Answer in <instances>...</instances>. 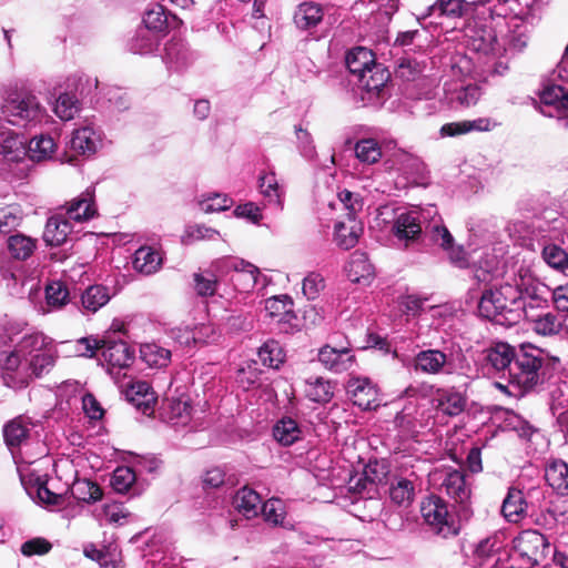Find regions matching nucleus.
<instances>
[{"instance_id": "1", "label": "nucleus", "mask_w": 568, "mask_h": 568, "mask_svg": "<svg viewBox=\"0 0 568 568\" xmlns=\"http://www.w3.org/2000/svg\"><path fill=\"white\" fill-rule=\"evenodd\" d=\"M0 337L3 344H13L11 351L0 352V378L7 387L26 388L53 368L58 357L53 339L27 329L26 322L7 320Z\"/></svg>"}, {"instance_id": "2", "label": "nucleus", "mask_w": 568, "mask_h": 568, "mask_svg": "<svg viewBox=\"0 0 568 568\" xmlns=\"http://www.w3.org/2000/svg\"><path fill=\"white\" fill-rule=\"evenodd\" d=\"M0 116V155L6 162H20L26 156L27 140L7 124L34 128L47 122L45 109L38 98L23 90H9L3 97Z\"/></svg>"}, {"instance_id": "3", "label": "nucleus", "mask_w": 568, "mask_h": 568, "mask_svg": "<svg viewBox=\"0 0 568 568\" xmlns=\"http://www.w3.org/2000/svg\"><path fill=\"white\" fill-rule=\"evenodd\" d=\"M560 367V359L532 344H521L509 368L508 385L496 386L510 395L521 397L541 388Z\"/></svg>"}, {"instance_id": "4", "label": "nucleus", "mask_w": 568, "mask_h": 568, "mask_svg": "<svg viewBox=\"0 0 568 568\" xmlns=\"http://www.w3.org/2000/svg\"><path fill=\"white\" fill-rule=\"evenodd\" d=\"M505 221L497 215H486L469 224V239L474 248V278L489 283L497 276L500 260L507 252L504 243Z\"/></svg>"}, {"instance_id": "5", "label": "nucleus", "mask_w": 568, "mask_h": 568, "mask_svg": "<svg viewBox=\"0 0 568 568\" xmlns=\"http://www.w3.org/2000/svg\"><path fill=\"white\" fill-rule=\"evenodd\" d=\"M442 222L434 204L399 206L394 210L390 234L398 248L420 250L430 245Z\"/></svg>"}, {"instance_id": "6", "label": "nucleus", "mask_w": 568, "mask_h": 568, "mask_svg": "<svg viewBox=\"0 0 568 568\" xmlns=\"http://www.w3.org/2000/svg\"><path fill=\"white\" fill-rule=\"evenodd\" d=\"M415 372L426 375H455L464 377V386L478 376L477 368L471 365L463 348L457 346L422 349L412 361Z\"/></svg>"}, {"instance_id": "7", "label": "nucleus", "mask_w": 568, "mask_h": 568, "mask_svg": "<svg viewBox=\"0 0 568 568\" xmlns=\"http://www.w3.org/2000/svg\"><path fill=\"white\" fill-rule=\"evenodd\" d=\"M490 283H483L485 288L478 301V314L483 318L498 325L510 326L519 322L516 313L518 288L517 285L504 283L498 286H490Z\"/></svg>"}, {"instance_id": "8", "label": "nucleus", "mask_w": 568, "mask_h": 568, "mask_svg": "<svg viewBox=\"0 0 568 568\" xmlns=\"http://www.w3.org/2000/svg\"><path fill=\"white\" fill-rule=\"evenodd\" d=\"M503 20L490 18L489 14L478 13L473 16V21H469L465 28V37L467 39V47L478 53L483 54H500L501 44L498 39L496 27Z\"/></svg>"}, {"instance_id": "9", "label": "nucleus", "mask_w": 568, "mask_h": 568, "mask_svg": "<svg viewBox=\"0 0 568 568\" xmlns=\"http://www.w3.org/2000/svg\"><path fill=\"white\" fill-rule=\"evenodd\" d=\"M216 276H229L234 288L241 293L251 292L258 281L257 266L240 257L225 256L212 263Z\"/></svg>"}, {"instance_id": "10", "label": "nucleus", "mask_w": 568, "mask_h": 568, "mask_svg": "<svg viewBox=\"0 0 568 568\" xmlns=\"http://www.w3.org/2000/svg\"><path fill=\"white\" fill-rule=\"evenodd\" d=\"M544 491L540 487H531L526 491L510 487L501 505L504 517L510 523H518L524 516L535 515L541 507Z\"/></svg>"}, {"instance_id": "11", "label": "nucleus", "mask_w": 568, "mask_h": 568, "mask_svg": "<svg viewBox=\"0 0 568 568\" xmlns=\"http://www.w3.org/2000/svg\"><path fill=\"white\" fill-rule=\"evenodd\" d=\"M429 483L439 493L465 507L471 496L470 485L464 471L450 467L435 468L429 473Z\"/></svg>"}, {"instance_id": "12", "label": "nucleus", "mask_w": 568, "mask_h": 568, "mask_svg": "<svg viewBox=\"0 0 568 568\" xmlns=\"http://www.w3.org/2000/svg\"><path fill=\"white\" fill-rule=\"evenodd\" d=\"M517 288L519 296L516 298V313H518L519 320L523 316L525 318L532 317L538 311L548 308L551 302V288L545 283L534 278H523Z\"/></svg>"}, {"instance_id": "13", "label": "nucleus", "mask_w": 568, "mask_h": 568, "mask_svg": "<svg viewBox=\"0 0 568 568\" xmlns=\"http://www.w3.org/2000/svg\"><path fill=\"white\" fill-rule=\"evenodd\" d=\"M420 514L424 521L435 534L444 538L458 534V528L448 510V505L439 496L430 495L425 498L420 505Z\"/></svg>"}, {"instance_id": "14", "label": "nucleus", "mask_w": 568, "mask_h": 568, "mask_svg": "<svg viewBox=\"0 0 568 568\" xmlns=\"http://www.w3.org/2000/svg\"><path fill=\"white\" fill-rule=\"evenodd\" d=\"M28 285L29 295L39 288V282L36 278L23 280L18 273L17 263L10 258L6 251H0V287H3L11 296L23 297Z\"/></svg>"}, {"instance_id": "15", "label": "nucleus", "mask_w": 568, "mask_h": 568, "mask_svg": "<svg viewBox=\"0 0 568 568\" xmlns=\"http://www.w3.org/2000/svg\"><path fill=\"white\" fill-rule=\"evenodd\" d=\"M516 549L531 566L542 564L552 551L548 538L538 530L523 531L516 539Z\"/></svg>"}, {"instance_id": "16", "label": "nucleus", "mask_w": 568, "mask_h": 568, "mask_svg": "<svg viewBox=\"0 0 568 568\" xmlns=\"http://www.w3.org/2000/svg\"><path fill=\"white\" fill-rule=\"evenodd\" d=\"M100 362L106 366L109 374H120L134 361V351L124 341L105 339L100 346Z\"/></svg>"}, {"instance_id": "17", "label": "nucleus", "mask_w": 568, "mask_h": 568, "mask_svg": "<svg viewBox=\"0 0 568 568\" xmlns=\"http://www.w3.org/2000/svg\"><path fill=\"white\" fill-rule=\"evenodd\" d=\"M488 0H436L427 8L423 19L430 16L445 17L448 19H459L473 17L481 13V8L486 7Z\"/></svg>"}, {"instance_id": "18", "label": "nucleus", "mask_w": 568, "mask_h": 568, "mask_svg": "<svg viewBox=\"0 0 568 568\" xmlns=\"http://www.w3.org/2000/svg\"><path fill=\"white\" fill-rule=\"evenodd\" d=\"M419 484V476L413 469L394 474L390 478L388 489L392 503L399 507H409L415 500Z\"/></svg>"}, {"instance_id": "19", "label": "nucleus", "mask_w": 568, "mask_h": 568, "mask_svg": "<svg viewBox=\"0 0 568 568\" xmlns=\"http://www.w3.org/2000/svg\"><path fill=\"white\" fill-rule=\"evenodd\" d=\"M104 133L93 124H85L72 131L69 148L85 158L94 155L103 146Z\"/></svg>"}, {"instance_id": "20", "label": "nucleus", "mask_w": 568, "mask_h": 568, "mask_svg": "<svg viewBox=\"0 0 568 568\" xmlns=\"http://www.w3.org/2000/svg\"><path fill=\"white\" fill-rule=\"evenodd\" d=\"M430 244L439 246L443 251L446 252L449 262L458 267V268H467L470 267L474 270L473 265V255L474 251L468 254L463 245H456L454 236L445 226L444 222H442L438 232H436L434 239Z\"/></svg>"}, {"instance_id": "21", "label": "nucleus", "mask_w": 568, "mask_h": 568, "mask_svg": "<svg viewBox=\"0 0 568 568\" xmlns=\"http://www.w3.org/2000/svg\"><path fill=\"white\" fill-rule=\"evenodd\" d=\"M195 59L196 54L182 39L172 38L164 45L162 60L171 72H184L194 63Z\"/></svg>"}, {"instance_id": "22", "label": "nucleus", "mask_w": 568, "mask_h": 568, "mask_svg": "<svg viewBox=\"0 0 568 568\" xmlns=\"http://www.w3.org/2000/svg\"><path fill=\"white\" fill-rule=\"evenodd\" d=\"M507 32L501 37V52L516 54L521 52L528 44L530 27L518 16H513L506 22Z\"/></svg>"}, {"instance_id": "23", "label": "nucleus", "mask_w": 568, "mask_h": 568, "mask_svg": "<svg viewBox=\"0 0 568 568\" xmlns=\"http://www.w3.org/2000/svg\"><path fill=\"white\" fill-rule=\"evenodd\" d=\"M20 479L26 493L32 500L48 506L60 504L62 496L49 489L47 475L42 476L34 473L21 474Z\"/></svg>"}, {"instance_id": "24", "label": "nucleus", "mask_w": 568, "mask_h": 568, "mask_svg": "<svg viewBox=\"0 0 568 568\" xmlns=\"http://www.w3.org/2000/svg\"><path fill=\"white\" fill-rule=\"evenodd\" d=\"M142 23V27L164 36L170 29L179 28L182 20L168 12L164 6L153 3L144 11Z\"/></svg>"}, {"instance_id": "25", "label": "nucleus", "mask_w": 568, "mask_h": 568, "mask_svg": "<svg viewBox=\"0 0 568 568\" xmlns=\"http://www.w3.org/2000/svg\"><path fill=\"white\" fill-rule=\"evenodd\" d=\"M346 392L353 403L363 409H373L377 406V389L367 377L349 378Z\"/></svg>"}, {"instance_id": "26", "label": "nucleus", "mask_w": 568, "mask_h": 568, "mask_svg": "<svg viewBox=\"0 0 568 568\" xmlns=\"http://www.w3.org/2000/svg\"><path fill=\"white\" fill-rule=\"evenodd\" d=\"M499 123L488 116H481L473 120H463L444 124L440 130V136H458L470 132H489L497 128Z\"/></svg>"}, {"instance_id": "27", "label": "nucleus", "mask_w": 568, "mask_h": 568, "mask_svg": "<svg viewBox=\"0 0 568 568\" xmlns=\"http://www.w3.org/2000/svg\"><path fill=\"white\" fill-rule=\"evenodd\" d=\"M517 348L511 345L499 342L485 351V362L497 373H501L503 377L509 376V368L513 366Z\"/></svg>"}, {"instance_id": "28", "label": "nucleus", "mask_w": 568, "mask_h": 568, "mask_svg": "<svg viewBox=\"0 0 568 568\" xmlns=\"http://www.w3.org/2000/svg\"><path fill=\"white\" fill-rule=\"evenodd\" d=\"M435 408L447 416L454 417L464 412L466 396L455 387L438 388L433 399Z\"/></svg>"}, {"instance_id": "29", "label": "nucleus", "mask_w": 568, "mask_h": 568, "mask_svg": "<svg viewBox=\"0 0 568 568\" xmlns=\"http://www.w3.org/2000/svg\"><path fill=\"white\" fill-rule=\"evenodd\" d=\"M323 18L324 10L320 3L302 2L294 11L293 22L298 30L312 34L323 21Z\"/></svg>"}, {"instance_id": "30", "label": "nucleus", "mask_w": 568, "mask_h": 568, "mask_svg": "<svg viewBox=\"0 0 568 568\" xmlns=\"http://www.w3.org/2000/svg\"><path fill=\"white\" fill-rule=\"evenodd\" d=\"M363 233V224L356 217L337 221L334 225L333 241L342 250L353 248Z\"/></svg>"}, {"instance_id": "31", "label": "nucleus", "mask_w": 568, "mask_h": 568, "mask_svg": "<svg viewBox=\"0 0 568 568\" xmlns=\"http://www.w3.org/2000/svg\"><path fill=\"white\" fill-rule=\"evenodd\" d=\"M318 361L334 373H343L349 369L355 357L348 348H334L328 345L323 346L318 352Z\"/></svg>"}, {"instance_id": "32", "label": "nucleus", "mask_w": 568, "mask_h": 568, "mask_svg": "<svg viewBox=\"0 0 568 568\" xmlns=\"http://www.w3.org/2000/svg\"><path fill=\"white\" fill-rule=\"evenodd\" d=\"M71 233V220L63 214H54L47 221L43 240L50 246H60L68 241Z\"/></svg>"}, {"instance_id": "33", "label": "nucleus", "mask_w": 568, "mask_h": 568, "mask_svg": "<svg viewBox=\"0 0 568 568\" xmlns=\"http://www.w3.org/2000/svg\"><path fill=\"white\" fill-rule=\"evenodd\" d=\"M31 428L32 423L23 416H19L4 425V442L12 454H14L16 448L27 444Z\"/></svg>"}, {"instance_id": "34", "label": "nucleus", "mask_w": 568, "mask_h": 568, "mask_svg": "<svg viewBox=\"0 0 568 568\" xmlns=\"http://www.w3.org/2000/svg\"><path fill=\"white\" fill-rule=\"evenodd\" d=\"M345 63L351 75L357 81L364 78L375 64V55L372 50L364 47H356L347 52Z\"/></svg>"}, {"instance_id": "35", "label": "nucleus", "mask_w": 568, "mask_h": 568, "mask_svg": "<svg viewBox=\"0 0 568 568\" xmlns=\"http://www.w3.org/2000/svg\"><path fill=\"white\" fill-rule=\"evenodd\" d=\"M162 37L148 28L139 27L129 41V50L140 55L153 54L158 51Z\"/></svg>"}, {"instance_id": "36", "label": "nucleus", "mask_w": 568, "mask_h": 568, "mask_svg": "<svg viewBox=\"0 0 568 568\" xmlns=\"http://www.w3.org/2000/svg\"><path fill=\"white\" fill-rule=\"evenodd\" d=\"M93 197L94 192L90 189L85 190L71 201L65 216L74 222H84L92 219L97 214Z\"/></svg>"}, {"instance_id": "37", "label": "nucleus", "mask_w": 568, "mask_h": 568, "mask_svg": "<svg viewBox=\"0 0 568 568\" xmlns=\"http://www.w3.org/2000/svg\"><path fill=\"white\" fill-rule=\"evenodd\" d=\"M37 244V239L23 233H14L7 239V253L14 263L27 261L33 255Z\"/></svg>"}, {"instance_id": "38", "label": "nucleus", "mask_w": 568, "mask_h": 568, "mask_svg": "<svg viewBox=\"0 0 568 568\" xmlns=\"http://www.w3.org/2000/svg\"><path fill=\"white\" fill-rule=\"evenodd\" d=\"M347 278L353 283H362L368 281L374 274V266L369 263L366 253L355 251L352 253L347 264L345 265Z\"/></svg>"}, {"instance_id": "39", "label": "nucleus", "mask_w": 568, "mask_h": 568, "mask_svg": "<svg viewBox=\"0 0 568 568\" xmlns=\"http://www.w3.org/2000/svg\"><path fill=\"white\" fill-rule=\"evenodd\" d=\"M547 484L559 495L568 496V464L562 459L550 460L545 468Z\"/></svg>"}, {"instance_id": "40", "label": "nucleus", "mask_w": 568, "mask_h": 568, "mask_svg": "<svg viewBox=\"0 0 568 568\" xmlns=\"http://www.w3.org/2000/svg\"><path fill=\"white\" fill-rule=\"evenodd\" d=\"M111 295L106 286L95 284L87 287L81 294V313L94 314L110 301Z\"/></svg>"}, {"instance_id": "41", "label": "nucleus", "mask_w": 568, "mask_h": 568, "mask_svg": "<svg viewBox=\"0 0 568 568\" xmlns=\"http://www.w3.org/2000/svg\"><path fill=\"white\" fill-rule=\"evenodd\" d=\"M260 192L264 197L266 205L274 207L275 211H281L283 207V192L278 185L274 172H265L258 178Z\"/></svg>"}, {"instance_id": "42", "label": "nucleus", "mask_w": 568, "mask_h": 568, "mask_svg": "<svg viewBox=\"0 0 568 568\" xmlns=\"http://www.w3.org/2000/svg\"><path fill=\"white\" fill-rule=\"evenodd\" d=\"M133 268L144 275L155 273L162 265V256L151 246L139 247L133 256Z\"/></svg>"}, {"instance_id": "43", "label": "nucleus", "mask_w": 568, "mask_h": 568, "mask_svg": "<svg viewBox=\"0 0 568 568\" xmlns=\"http://www.w3.org/2000/svg\"><path fill=\"white\" fill-rule=\"evenodd\" d=\"M140 357L150 368L161 369L171 363L172 353L156 343H145L140 346Z\"/></svg>"}, {"instance_id": "44", "label": "nucleus", "mask_w": 568, "mask_h": 568, "mask_svg": "<svg viewBox=\"0 0 568 568\" xmlns=\"http://www.w3.org/2000/svg\"><path fill=\"white\" fill-rule=\"evenodd\" d=\"M390 74L388 70L381 63H376L369 71L356 81L357 85L365 90L367 93H376L377 95L388 82Z\"/></svg>"}, {"instance_id": "45", "label": "nucleus", "mask_w": 568, "mask_h": 568, "mask_svg": "<svg viewBox=\"0 0 568 568\" xmlns=\"http://www.w3.org/2000/svg\"><path fill=\"white\" fill-rule=\"evenodd\" d=\"M234 507L247 518L257 516L262 505L260 495L248 487L239 489L233 499Z\"/></svg>"}, {"instance_id": "46", "label": "nucleus", "mask_w": 568, "mask_h": 568, "mask_svg": "<svg viewBox=\"0 0 568 568\" xmlns=\"http://www.w3.org/2000/svg\"><path fill=\"white\" fill-rule=\"evenodd\" d=\"M125 395L126 398L138 407H149L151 403L156 400L155 394L150 383L146 381H131L126 385Z\"/></svg>"}, {"instance_id": "47", "label": "nucleus", "mask_w": 568, "mask_h": 568, "mask_svg": "<svg viewBox=\"0 0 568 568\" xmlns=\"http://www.w3.org/2000/svg\"><path fill=\"white\" fill-rule=\"evenodd\" d=\"M302 429L297 422L291 417H284L273 427L274 438L284 446H290L302 438Z\"/></svg>"}, {"instance_id": "48", "label": "nucleus", "mask_w": 568, "mask_h": 568, "mask_svg": "<svg viewBox=\"0 0 568 568\" xmlns=\"http://www.w3.org/2000/svg\"><path fill=\"white\" fill-rule=\"evenodd\" d=\"M354 151L356 159L366 165L377 163L383 156L381 144L374 138L358 140L355 143Z\"/></svg>"}, {"instance_id": "49", "label": "nucleus", "mask_w": 568, "mask_h": 568, "mask_svg": "<svg viewBox=\"0 0 568 568\" xmlns=\"http://www.w3.org/2000/svg\"><path fill=\"white\" fill-rule=\"evenodd\" d=\"M55 148L57 144L51 135L39 134L29 141L26 154L29 153L30 159L33 161H43L51 158Z\"/></svg>"}, {"instance_id": "50", "label": "nucleus", "mask_w": 568, "mask_h": 568, "mask_svg": "<svg viewBox=\"0 0 568 568\" xmlns=\"http://www.w3.org/2000/svg\"><path fill=\"white\" fill-rule=\"evenodd\" d=\"M333 385L329 381H326L322 377H315L314 379L310 378L306 381L305 385V395L306 397L314 403H328L333 395Z\"/></svg>"}, {"instance_id": "51", "label": "nucleus", "mask_w": 568, "mask_h": 568, "mask_svg": "<svg viewBox=\"0 0 568 568\" xmlns=\"http://www.w3.org/2000/svg\"><path fill=\"white\" fill-rule=\"evenodd\" d=\"M261 363L268 368L277 369L285 359V353L277 341H266L257 352Z\"/></svg>"}, {"instance_id": "52", "label": "nucleus", "mask_w": 568, "mask_h": 568, "mask_svg": "<svg viewBox=\"0 0 568 568\" xmlns=\"http://www.w3.org/2000/svg\"><path fill=\"white\" fill-rule=\"evenodd\" d=\"M81 103L75 94L61 93L53 105V112L62 121H70L80 112Z\"/></svg>"}, {"instance_id": "53", "label": "nucleus", "mask_w": 568, "mask_h": 568, "mask_svg": "<svg viewBox=\"0 0 568 568\" xmlns=\"http://www.w3.org/2000/svg\"><path fill=\"white\" fill-rule=\"evenodd\" d=\"M534 323V331L538 335L551 336L558 334L562 328L561 320L554 313H537L535 316L529 317Z\"/></svg>"}, {"instance_id": "54", "label": "nucleus", "mask_w": 568, "mask_h": 568, "mask_svg": "<svg viewBox=\"0 0 568 568\" xmlns=\"http://www.w3.org/2000/svg\"><path fill=\"white\" fill-rule=\"evenodd\" d=\"M72 496L79 500L84 503H95L102 498V489L101 487L89 479H75L71 486Z\"/></svg>"}, {"instance_id": "55", "label": "nucleus", "mask_w": 568, "mask_h": 568, "mask_svg": "<svg viewBox=\"0 0 568 568\" xmlns=\"http://www.w3.org/2000/svg\"><path fill=\"white\" fill-rule=\"evenodd\" d=\"M45 301L50 311L62 308L70 301L68 285L61 281H52L45 286Z\"/></svg>"}, {"instance_id": "56", "label": "nucleus", "mask_w": 568, "mask_h": 568, "mask_svg": "<svg viewBox=\"0 0 568 568\" xmlns=\"http://www.w3.org/2000/svg\"><path fill=\"white\" fill-rule=\"evenodd\" d=\"M481 97V88L476 83L462 84L450 92V101L458 105L469 108L475 105Z\"/></svg>"}, {"instance_id": "57", "label": "nucleus", "mask_w": 568, "mask_h": 568, "mask_svg": "<svg viewBox=\"0 0 568 568\" xmlns=\"http://www.w3.org/2000/svg\"><path fill=\"white\" fill-rule=\"evenodd\" d=\"M485 8H481L483 14H489L490 18L505 20L509 14L517 16L519 9L518 0H488ZM520 10H518L519 12Z\"/></svg>"}, {"instance_id": "58", "label": "nucleus", "mask_w": 568, "mask_h": 568, "mask_svg": "<svg viewBox=\"0 0 568 568\" xmlns=\"http://www.w3.org/2000/svg\"><path fill=\"white\" fill-rule=\"evenodd\" d=\"M233 205V200L226 194L209 193L199 200L200 210L204 213H215L229 210Z\"/></svg>"}, {"instance_id": "59", "label": "nucleus", "mask_w": 568, "mask_h": 568, "mask_svg": "<svg viewBox=\"0 0 568 568\" xmlns=\"http://www.w3.org/2000/svg\"><path fill=\"white\" fill-rule=\"evenodd\" d=\"M428 302L427 297H420L415 294H408L398 298L399 311L408 317H417L426 311L425 304Z\"/></svg>"}, {"instance_id": "60", "label": "nucleus", "mask_w": 568, "mask_h": 568, "mask_svg": "<svg viewBox=\"0 0 568 568\" xmlns=\"http://www.w3.org/2000/svg\"><path fill=\"white\" fill-rule=\"evenodd\" d=\"M542 260L554 270L565 272L568 253L557 244H547L541 252Z\"/></svg>"}, {"instance_id": "61", "label": "nucleus", "mask_w": 568, "mask_h": 568, "mask_svg": "<svg viewBox=\"0 0 568 568\" xmlns=\"http://www.w3.org/2000/svg\"><path fill=\"white\" fill-rule=\"evenodd\" d=\"M219 235L220 233L212 227H209L204 224H194L189 225L185 229L184 234L181 237V241L184 245H190L195 241L200 240H214Z\"/></svg>"}, {"instance_id": "62", "label": "nucleus", "mask_w": 568, "mask_h": 568, "mask_svg": "<svg viewBox=\"0 0 568 568\" xmlns=\"http://www.w3.org/2000/svg\"><path fill=\"white\" fill-rule=\"evenodd\" d=\"M136 479L135 473L130 467H118L112 475L111 486L120 494L128 493Z\"/></svg>"}, {"instance_id": "63", "label": "nucleus", "mask_w": 568, "mask_h": 568, "mask_svg": "<svg viewBox=\"0 0 568 568\" xmlns=\"http://www.w3.org/2000/svg\"><path fill=\"white\" fill-rule=\"evenodd\" d=\"M264 519L273 525H281L285 518V508L281 499L271 498L261 505Z\"/></svg>"}, {"instance_id": "64", "label": "nucleus", "mask_w": 568, "mask_h": 568, "mask_svg": "<svg viewBox=\"0 0 568 568\" xmlns=\"http://www.w3.org/2000/svg\"><path fill=\"white\" fill-rule=\"evenodd\" d=\"M503 547V540L499 536L493 535L480 540L475 549V556L483 564L485 560L495 556Z\"/></svg>"}]
</instances>
